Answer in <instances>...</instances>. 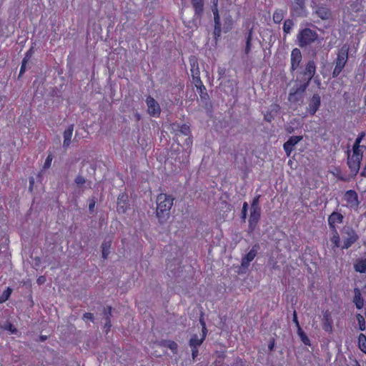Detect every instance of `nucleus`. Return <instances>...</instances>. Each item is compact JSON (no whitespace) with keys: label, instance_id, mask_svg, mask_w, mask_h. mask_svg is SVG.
I'll list each match as a JSON object with an SVG mask.
<instances>
[{"label":"nucleus","instance_id":"1","mask_svg":"<svg viewBox=\"0 0 366 366\" xmlns=\"http://www.w3.org/2000/svg\"><path fill=\"white\" fill-rule=\"evenodd\" d=\"M174 198L172 195L160 193L157 197L156 214L159 221L163 222L169 217V212L173 206Z\"/></svg>","mask_w":366,"mask_h":366},{"label":"nucleus","instance_id":"2","mask_svg":"<svg viewBox=\"0 0 366 366\" xmlns=\"http://www.w3.org/2000/svg\"><path fill=\"white\" fill-rule=\"evenodd\" d=\"M318 36L319 35L315 31L310 28L302 29L297 36L298 45L301 48L307 47L314 43Z\"/></svg>","mask_w":366,"mask_h":366},{"label":"nucleus","instance_id":"3","mask_svg":"<svg viewBox=\"0 0 366 366\" xmlns=\"http://www.w3.org/2000/svg\"><path fill=\"white\" fill-rule=\"evenodd\" d=\"M301 79L298 77L295 80V83L300 82L309 86L312 79L316 74V63L313 59L309 60L305 66V69L300 71Z\"/></svg>","mask_w":366,"mask_h":366},{"label":"nucleus","instance_id":"4","mask_svg":"<svg viewBox=\"0 0 366 366\" xmlns=\"http://www.w3.org/2000/svg\"><path fill=\"white\" fill-rule=\"evenodd\" d=\"M349 47L344 45L338 51L335 60V67L332 71V77H337L343 70L348 59Z\"/></svg>","mask_w":366,"mask_h":366},{"label":"nucleus","instance_id":"5","mask_svg":"<svg viewBox=\"0 0 366 366\" xmlns=\"http://www.w3.org/2000/svg\"><path fill=\"white\" fill-rule=\"evenodd\" d=\"M309 86H307L304 84L296 83L290 90V93L288 95V100L291 103L299 104H301L303 103L304 94L308 88Z\"/></svg>","mask_w":366,"mask_h":366},{"label":"nucleus","instance_id":"6","mask_svg":"<svg viewBox=\"0 0 366 366\" xmlns=\"http://www.w3.org/2000/svg\"><path fill=\"white\" fill-rule=\"evenodd\" d=\"M311 7L314 13L322 20H328L332 17V11L325 4H317L315 1H311Z\"/></svg>","mask_w":366,"mask_h":366},{"label":"nucleus","instance_id":"7","mask_svg":"<svg viewBox=\"0 0 366 366\" xmlns=\"http://www.w3.org/2000/svg\"><path fill=\"white\" fill-rule=\"evenodd\" d=\"M218 2L219 0H211V9L214 15V28L213 34L216 39L220 36L222 32V24L218 9Z\"/></svg>","mask_w":366,"mask_h":366},{"label":"nucleus","instance_id":"8","mask_svg":"<svg viewBox=\"0 0 366 366\" xmlns=\"http://www.w3.org/2000/svg\"><path fill=\"white\" fill-rule=\"evenodd\" d=\"M343 234V244L341 247L342 249H347L357 241L359 237L356 232L351 227L346 228Z\"/></svg>","mask_w":366,"mask_h":366},{"label":"nucleus","instance_id":"9","mask_svg":"<svg viewBox=\"0 0 366 366\" xmlns=\"http://www.w3.org/2000/svg\"><path fill=\"white\" fill-rule=\"evenodd\" d=\"M200 323L202 327V335L201 337L199 338L197 335H193L189 342L190 347L193 348H198L204 341L207 334V329L206 327V324L203 320H200Z\"/></svg>","mask_w":366,"mask_h":366},{"label":"nucleus","instance_id":"10","mask_svg":"<svg viewBox=\"0 0 366 366\" xmlns=\"http://www.w3.org/2000/svg\"><path fill=\"white\" fill-rule=\"evenodd\" d=\"M261 217V209H250V214L249 217V225H248V232H253L260 219Z\"/></svg>","mask_w":366,"mask_h":366},{"label":"nucleus","instance_id":"11","mask_svg":"<svg viewBox=\"0 0 366 366\" xmlns=\"http://www.w3.org/2000/svg\"><path fill=\"white\" fill-rule=\"evenodd\" d=\"M117 211L119 214H124L129 209V197L125 192L120 193L117 197Z\"/></svg>","mask_w":366,"mask_h":366},{"label":"nucleus","instance_id":"12","mask_svg":"<svg viewBox=\"0 0 366 366\" xmlns=\"http://www.w3.org/2000/svg\"><path fill=\"white\" fill-rule=\"evenodd\" d=\"M171 127L172 130L176 132L174 139L178 143V137L180 136V134L189 137L191 133L189 127L186 124L179 125V124L174 123L171 124Z\"/></svg>","mask_w":366,"mask_h":366},{"label":"nucleus","instance_id":"13","mask_svg":"<svg viewBox=\"0 0 366 366\" xmlns=\"http://www.w3.org/2000/svg\"><path fill=\"white\" fill-rule=\"evenodd\" d=\"M146 103L148 107V113L153 117H157L160 114L161 109L158 102L151 96H149L146 99Z\"/></svg>","mask_w":366,"mask_h":366},{"label":"nucleus","instance_id":"14","mask_svg":"<svg viewBox=\"0 0 366 366\" xmlns=\"http://www.w3.org/2000/svg\"><path fill=\"white\" fill-rule=\"evenodd\" d=\"M345 200L350 208H357L359 206L358 196L355 190H347L344 195Z\"/></svg>","mask_w":366,"mask_h":366},{"label":"nucleus","instance_id":"15","mask_svg":"<svg viewBox=\"0 0 366 366\" xmlns=\"http://www.w3.org/2000/svg\"><path fill=\"white\" fill-rule=\"evenodd\" d=\"M302 59V53L297 48L292 49L291 52V72L295 71L300 67Z\"/></svg>","mask_w":366,"mask_h":366},{"label":"nucleus","instance_id":"16","mask_svg":"<svg viewBox=\"0 0 366 366\" xmlns=\"http://www.w3.org/2000/svg\"><path fill=\"white\" fill-rule=\"evenodd\" d=\"M344 217L343 215L337 212H333L328 217V225L331 230V232H334V230L337 229L336 224H342L343 222Z\"/></svg>","mask_w":366,"mask_h":366},{"label":"nucleus","instance_id":"17","mask_svg":"<svg viewBox=\"0 0 366 366\" xmlns=\"http://www.w3.org/2000/svg\"><path fill=\"white\" fill-rule=\"evenodd\" d=\"M321 104V98L318 94H314L309 102L308 112L311 116L315 114Z\"/></svg>","mask_w":366,"mask_h":366},{"label":"nucleus","instance_id":"18","mask_svg":"<svg viewBox=\"0 0 366 366\" xmlns=\"http://www.w3.org/2000/svg\"><path fill=\"white\" fill-rule=\"evenodd\" d=\"M290 15L293 18L305 17L307 16L306 6L292 4L290 6Z\"/></svg>","mask_w":366,"mask_h":366},{"label":"nucleus","instance_id":"19","mask_svg":"<svg viewBox=\"0 0 366 366\" xmlns=\"http://www.w3.org/2000/svg\"><path fill=\"white\" fill-rule=\"evenodd\" d=\"M280 107L277 104H271L264 115V119L267 122H271L278 114Z\"/></svg>","mask_w":366,"mask_h":366},{"label":"nucleus","instance_id":"20","mask_svg":"<svg viewBox=\"0 0 366 366\" xmlns=\"http://www.w3.org/2000/svg\"><path fill=\"white\" fill-rule=\"evenodd\" d=\"M259 249V246L255 244L252 247V248L249 250V252L242 257V265L244 267H247L250 262L255 258L257 254V251Z\"/></svg>","mask_w":366,"mask_h":366},{"label":"nucleus","instance_id":"21","mask_svg":"<svg viewBox=\"0 0 366 366\" xmlns=\"http://www.w3.org/2000/svg\"><path fill=\"white\" fill-rule=\"evenodd\" d=\"M322 328L325 331L331 332L332 331V319L329 310L323 312Z\"/></svg>","mask_w":366,"mask_h":366},{"label":"nucleus","instance_id":"22","mask_svg":"<svg viewBox=\"0 0 366 366\" xmlns=\"http://www.w3.org/2000/svg\"><path fill=\"white\" fill-rule=\"evenodd\" d=\"M197 89L199 93L201 101L203 102L204 107L207 109H209L212 107V104L209 101V97L207 92L206 87L202 86Z\"/></svg>","mask_w":366,"mask_h":366},{"label":"nucleus","instance_id":"23","mask_svg":"<svg viewBox=\"0 0 366 366\" xmlns=\"http://www.w3.org/2000/svg\"><path fill=\"white\" fill-rule=\"evenodd\" d=\"M74 124H70L67 129L63 133L64 142L63 147L64 148H68L71 144V137L73 135L74 131Z\"/></svg>","mask_w":366,"mask_h":366},{"label":"nucleus","instance_id":"24","mask_svg":"<svg viewBox=\"0 0 366 366\" xmlns=\"http://www.w3.org/2000/svg\"><path fill=\"white\" fill-rule=\"evenodd\" d=\"M191 1L194 15L197 18H201L204 12V0H192Z\"/></svg>","mask_w":366,"mask_h":366},{"label":"nucleus","instance_id":"25","mask_svg":"<svg viewBox=\"0 0 366 366\" xmlns=\"http://www.w3.org/2000/svg\"><path fill=\"white\" fill-rule=\"evenodd\" d=\"M353 302L355 303L357 309L360 310L363 307L364 300L362 297L361 292L359 288L355 287L354 289V297Z\"/></svg>","mask_w":366,"mask_h":366},{"label":"nucleus","instance_id":"26","mask_svg":"<svg viewBox=\"0 0 366 366\" xmlns=\"http://www.w3.org/2000/svg\"><path fill=\"white\" fill-rule=\"evenodd\" d=\"M233 23L234 21L232 16L228 12H226L224 14V24L222 30L225 33L229 31L232 29Z\"/></svg>","mask_w":366,"mask_h":366},{"label":"nucleus","instance_id":"27","mask_svg":"<svg viewBox=\"0 0 366 366\" xmlns=\"http://www.w3.org/2000/svg\"><path fill=\"white\" fill-rule=\"evenodd\" d=\"M366 150L365 146H353L352 148V160H362L363 157V152Z\"/></svg>","mask_w":366,"mask_h":366},{"label":"nucleus","instance_id":"28","mask_svg":"<svg viewBox=\"0 0 366 366\" xmlns=\"http://www.w3.org/2000/svg\"><path fill=\"white\" fill-rule=\"evenodd\" d=\"M354 269L360 273H366V259H358L354 264Z\"/></svg>","mask_w":366,"mask_h":366},{"label":"nucleus","instance_id":"29","mask_svg":"<svg viewBox=\"0 0 366 366\" xmlns=\"http://www.w3.org/2000/svg\"><path fill=\"white\" fill-rule=\"evenodd\" d=\"M285 14L286 11L281 9H277L272 15L273 21L275 24H280L282 21Z\"/></svg>","mask_w":366,"mask_h":366},{"label":"nucleus","instance_id":"30","mask_svg":"<svg viewBox=\"0 0 366 366\" xmlns=\"http://www.w3.org/2000/svg\"><path fill=\"white\" fill-rule=\"evenodd\" d=\"M330 241L332 242V248L333 249L340 247V235L337 229L334 230V232H332V237L330 238Z\"/></svg>","mask_w":366,"mask_h":366},{"label":"nucleus","instance_id":"31","mask_svg":"<svg viewBox=\"0 0 366 366\" xmlns=\"http://www.w3.org/2000/svg\"><path fill=\"white\" fill-rule=\"evenodd\" d=\"M190 63H191L190 71H191L192 76L194 77V76H200V71H199V65H198L197 61L195 59H190Z\"/></svg>","mask_w":366,"mask_h":366},{"label":"nucleus","instance_id":"32","mask_svg":"<svg viewBox=\"0 0 366 366\" xmlns=\"http://www.w3.org/2000/svg\"><path fill=\"white\" fill-rule=\"evenodd\" d=\"M112 245V240L109 239V241L104 240V242L102 244V257L104 259H107L109 254V249Z\"/></svg>","mask_w":366,"mask_h":366},{"label":"nucleus","instance_id":"33","mask_svg":"<svg viewBox=\"0 0 366 366\" xmlns=\"http://www.w3.org/2000/svg\"><path fill=\"white\" fill-rule=\"evenodd\" d=\"M358 345L360 350L366 354V336L362 333L358 336Z\"/></svg>","mask_w":366,"mask_h":366},{"label":"nucleus","instance_id":"34","mask_svg":"<svg viewBox=\"0 0 366 366\" xmlns=\"http://www.w3.org/2000/svg\"><path fill=\"white\" fill-rule=\"evenodd\" d=\"M252 30H249L248 34L246 37V45L244 49V53L248 54L250 52L252 46Z\"/></svg>","mask_w":366,"mask_h":366},{"label":"nucleus","instance_id":"35","mask_svg":"<svg viewBox=\"0 0 366 366\" xmlns=\"http://www.w3.org/2000/svg\"><path fill=\"white\" fill-rule=\"evenodd\" d=\"M302 139V136H292L286 142L287 147H292L293 148L294 146H295Z\"/></svg>","mask_w":366,"mask_h":366},{"label":"nucleus","instance_id":"36","mask_svg":"<svg viewBox=\"0 0 366 366\" xmlns=\"http://www.w3.org/2000/svg\"><path fill=\"white\" fill-rule=\"evenodd\" d=\"M11 293L12 289L8 287L0 295V303L2 304L7 301L9 299Z\"/></svg>","mask_w":366,"mask_h":366},{"label":"nucleus","instance_id":"37","mask_svg":"<svg viewBox=\"0 0 366 366\" xmlns=\"http://www.w3.org/2000/svg\"><path fill=\"white\" fill-rule=\"evenodd\" d=\"M294 26V22L292 19H286L283 25V31L285 34H290L292 27Z\"/></svg>","mask_w":366,"mask_h":366},{"label":"nucleus","instance_id":"38","mask_svg":"<svg viewBox=\"0 0 366 366\" xmlns=\"http://www.w3.org/2000/svg\"><path fill=\"white\" fill-rule=\"evenodd\" d=\"M351 171L355 174L360 167L361 162H347Z\"/></svg>","mask_w":366,"mask_h":366},{"label":"nucleus","instance_id":"39","mask_svg":"<svg viewBox=\"0 0 366 366\" xmlns=\"http://www.w3.org/2000/svg\"><path fill=\"white\" fill-rule=\"evenodd\" d=\"M164 345L169 348L174 353H176L177 352L178 345L177 342H175L174 341H166Z\"/></svg>","mask_w":366,"mask_h":366},{"label":"nucleus","instance_id":"40","mask_svg":"<svg viewBox=\"0 0 366 366\" xmlns=\"http://www.w3.org/2000/svg\"><path fill=\"white\" fill-rule=\"evenodd\" d=\"M356 317H357V320L358 322L359 329L362 331L365 330L366 326H365V320L364 317L360 314H357Z\"/></svg>","mask_w":366,"mask_h":366},{"label":"nucleus","instance_id":"41","mask_svg":"<svg viewBox=\"0 0 366 366\" xmlns=\"http://www.w3.org/2000/svg\"><path fill=\"white\" fill-rule=\"evenodd\" d=\"M261 197L260 194H257L252 199L251 202V208L250 209H261L259 206V199Z\"/></svg>","mask_w":366,"mask_h":366},{"label":"nucleus","instance_id":"42","mask_svg":"<svg viewBox=\"0 0 366 366\" xmlns=\"http://www.w3.org/2000/svg\"><path fill=\"white\" fill-rule=\"evenodd\" d=\"M247 210H248V204L247 202H244L242 205V212H241V218L243 220H245L247 215Z\"/></svg>","mask_w":366,"mask_h":366},{"label":"nucleus","instance_id":"43","mask_svg":"<svg viewBox=\"0 0 366 366\" xmlns=\"http://www.w3.org/2000/svg\"><path fill=\"white\" fill-rule=\"evenodd\" d=\"M111 312H112V307H107V309L104 310V313L105 315H107V322H106V326L108 327V328H109L111 327V325H110V317L109 316L111 315Z\"/></svg>","mask_w":366,"mask_h":366},{"label":"nucleus","instance_id":"44","mask_svg":"<svg viewBox=\"0 0 366 366\" xmlns=\"http://www.w3.org/2000/svg\"><path fill=\"white\" fill-rule=\"evenodd\" d=\"M193 83L194 84L197 89L204 86L200 79V76L192 77Z\"/></svg>","mask_w":366,"mask_h":366},{"label":"nucleus","instance_id":"45","mask_svg":"<svg viewBox=\"0 0 366 366\" xmlns=\"http://www.w3.org/2000/svg\"><path fill=\"white\" fill-rule=\"evenodd\" d=\"M365 137V133L364 132H362L361 133H360L358 134L357 137L356 138L353 146H357V147L361 146L360 143Z\"/></svg>","mask_w":366,"mask_h":366},{"label":"nucleus","instance_id":"46","mask_svg":"<svg viewBox=\"0 0 366 366\" xmlns=\"http://www.w3.org/2000/svg\"><path fill=\"white\" fill-rule=\"evenodd\" d=\"M74 182L75 183L77 184V185H82L85 183V179L84 177L81 176V175H78L75 179H74Z\"/></svg>","mask_w":366,"mask_h":366},{"label":"nucleus","instance_id":"47","mask_svg":"<svg viewBox=\"0 0 366 366\" xmlns=\"http://www.w3.org/2000/svg\"><path fill=\"white\" fill-rule=\"evenodd\" d=\"M5 329L11 332L12 334H16L17 332L16 328L11 323L6 325Z\"/></svg>","mask_w":366,"mask_h":366},{"label":"nucleus","instance_id":"48","mask_svg":"<svg viewBox=\"0 0 366 366\" xmlns=\"http://www.w3.org/2000/svg\"><path fill=\"white\" fill-rule=\"evenodd\" d=\"M292 321H293V322L295 323V326H296L297 329H298V328L301 327H300V322H299V321H298L297 315V312H296V311H295V310L293 312V315H292Z\"/></svg>","mask_w":366,"mask_h":366},{"label":"nucleus","instance_id":"49","mask_svg":"<svg viewBox=\"0 0 366 366\" xmlns=\"http://www.w3.org/2000/svg\"><path fill=\"white\" fill-rule=\"evenodd\" d=\"M26 59H23L19 76L20 77L26 71Z\"/></svg>","mask_w":366,"mask_h":366},{"label":"nucleus","instance_id":"50","mask_svg":"<svg viewBox=\"0 0 366 366\" xmlns=\"http://www.w3.org/2000/svg\"><path fill=\"white\" fill-rule=\"evenodd\" d=\"M83 319L86 320L93 321L94 320V315L91 312H86L83 315Z\"/></svg>","mask_w":366,"mask_h":366},{"label":"nucleus","instance_id":"51","mask_svg":"<svg viewBox=\"0 0 366 366\" xmlns=\"http://www.w3.org/2000/svg\"><path fill=\"white\" fill-rule=\"evenodd\" d=\"M301 340L305 345H307V346L311 345L310 340L309 339V337L307 335L303 337V338H302Z\"/></svg>","mask_w":366,"mask_h":366},{"label":"nucleus","instance_id":"52","mask_svg":"<svg viewBox=\"0 0 366 366\" xmlns=\"http://www.w3.org/2000/svg\"><path fill=\"white\" fill-rule=\"evenodd\" d=\"M191 349H192V358L195 359L198 356V354H199L198 348L191 347Z\"/></svg>","mask_w":366,"mask_h":366},{"label":"nucleus","instance_id":"53","mask_svg":"<svg viewBox=\"0 0 366 366\" xmlns=\"http://www.w3.org/2000/svg\"><path fill=\"white\" fill-rule=\"evenodd\" d=\"M34 184V179L33 177H29V189L31 192Z\"/></svg>","mask_w":366,"mask_h":366},{"label":"nucleus","instance_id":"54","mask_svg":"<svg viewBox=\"0 0 366 366\" xmlns=\"http://www.w3.org/2000/svg\"><path fill=\"white\" fill-rule=\"evenodd\" d=\"M297 333H298V335L299 337H300V339L303 338V337H305V335H307L305 334V332L302 330L301 327L298 328L297 329Z\"/></svg>","mask_w":366,"mask_h":366},{"label":"nucleus","instance_id":"55","mask_svg":"<svg viewBox=\"0 0 366 366\" xmlns=\"http://www.w3.org/2000/svg\"><path fill=\"white\" fill-rule=\"evenodd\" d=\"M274 345H275L274 340L272 339L268 344V349L269 350V351H272L274 350Z\"/></svg>","mask_w":366,"mask_h":366},{"label":"nucleus","instance_id":"56","mask_svg":"<svg viewBox=\"0 0 366 366\" xmlns=\"http://www.w3.org/2000/svg\"><path fill=\"white\" fill-rule=\"evenodd\" d=\"M31 54H32V50H31V49H29V50L26 52V55H25V56H24V58L23 59H26V62H28L29 59L31 58Z\"/></svg>","mask_w":366,"mask_h":366},{"label":"nucleus","instance_id":"57","mask_svg":"<svg viewBox=\"0 0 366 366\" xmlns=\"http://www.w3.org/2000/svg\"><path fill=\"white\" fill-rule=\"evenodd\" d=\"M94 207H95V201L94 199L90 200L89 203V211H93Z\"/></svg>","mask_w":366,"mask_h":366},{"label":"nucleus","instance_id":"58","mask_svg":"<svg viewBox=\"0 0 366 366\" xmlns=\"http://www.w3.org/2000/svg\"><path fill=\"white\" fill-rule=\"evenodd\" d=\"M46 281V278L44 276H40L38 279H37V283L39 285H42Z\"/></svg>","mask_w":366,"mask_h":366},{"label":"nucleus","instance_id":"59","mask_svg":"<svg viewBox=\"0 0 366 366\" xmlns=\"http://www.w3.org/2000/svg\"><path fill=\"white\" fill-rule=\"evenodd\" d=\"M284 149L287 154H289L293 149L292 147H287L286 142L284 144Z\"/></svg>","mask_w":366,"mask_h":366},{"label":"nucleus","instance_id":"60","mask_svg":"<svg viewBox=\"0 0 366 366\" xmlns=\"http://www.w3.org/2000/svg\"><path fill=\"white\" fill-rule=\"evenodd\" d=\"M292 4L305 5V0H295V3Z\"/></svg>","mask_w":366,"mask_h":366},{"label":"nucleus","instance_id":"61","mask_svg":"<svg viewBox=\"0 0 366 366\" xmlns=\"http://www.w3.org/2000/svg\"><path fill=\"white\" fill-rule=\"evenodd\" d=\"M51 162H44L43 169H49L51 167Z\"/></svg>","mask_w":366,"mask_h":366},{"label":"nucleus","instance_id":"62","mask_svg":"<svg viewBox=\"0 0 366 366\" xmlns=\"http://www.w3.org/2000/svg\"><path fill=\"white\" fill-rule=\"evenodd\" d=\"M360 175L362 177H366V164H365V166L362 169V171L360 172Z\"/></svg>","mask_w":366,"mask_h":366},{"label":"nucleus","instance_id":"63","mask_svg":"<svg viewBox=\"0 0 366 366\" xmlns=\"http://www.w3.org/2000/svg\"><path fill=\"white\" fill-rule=\"evenodd\" d=\"M134 117H135L137 122H139L141 119V115L138 112H136L134 114Z\"/></svg>","mask_w":366,"mask_h":366},{"label":"nucleus","instance_id":"64","mask_svg":"<svg viewBox=\"0 0 366 366\" xmlns=\"http://www.w3.org/2000/svg\"><path fill=\"white\" fill-rule=\"evenodd\" d=\"M237 364L240 365L241 366H243V361L241 358L238 357L236 360Z\"/></svg>","mask_w":366,"mask_h":366}]
</instances>
